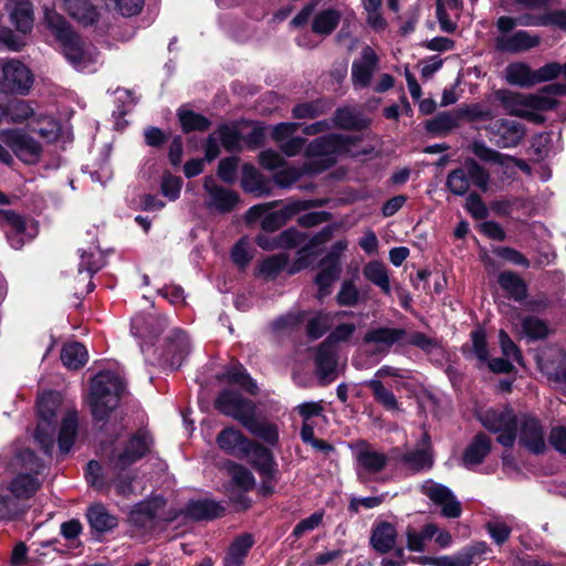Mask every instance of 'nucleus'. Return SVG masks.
Segmentation results:
<instances>
[{"mask_svg":"<svg viewBox=\"0 0 566 566\" xmlns=\"http://www.w3.org/2000/svg\"><path fill=\"white\" fill-rule=\"evenodd\" d=\"M46 21L49 28L61 42L64 56L76 70H87L97 61L95 49L86 45L61 15L49 13L46 14Z\"/></svg>","mask_w":566,"mask_h":566,"instance_id":"f257e3e1","label":"nucleus"},{"mask_svg":"<svg viewBox=\"0 0 566 566\" xmlns=\"http://www.w3.org/2000/svg\"><path fill=\"white\" fill-rule=\"evenodd\" d=\"M125 391L123 379L115 373L101 371L91 381L88 403L95 419L103 420L117 408Z\"/></svg>","mask_w":566,"mask_h":566,"instance_id":"f03ea898","label":"nucleus"},{"mask_svg":"<svg viewBox=\"0 0 566 566\" xmlns=\"http://www.w3.org/2000/svg\"><path fill=\"white\" fill-rule=\"evenodd\" d=\"M283 203L282 200H273L252 206L247 212V221L253 222L262 217L261 228L265 232H275L285 226L293 217L317 206L315 200H292L281 209L270 211Z\"/></svg>","mask_w":566,"mask_h":566,"instance_id":"7ed1b4c3","label":"nucleus"},{"mask_svg":"<svg viewBox=\"0 0 566 566\" xmlns=\"http://www.w3.org/2000/svg\"><path fill=\"white\" fill-rule=\"evenodd\" d=\"M495 96L509 115L536 123L543 122V117L534 111H552L557 106L556 99L542 94H521L500 90L495 93Z\"/></svg>","mask_w":566,"mask_h":566,"instance_id":"20e7f679","label":"nucleus"},{"mask_svg":"<svg viewBox=\"0 0 566 566\" xmlns=\"http://www.w3.org/2000/svg\"><path fill=\"white\" fill-rule=\"evenodd\" d=\"M355 139L342 134H327L310 142L304 150L307 163L313 168L325 167L324 171L336 163V156L349 153Z\"/></svg>","mask_w":566,"mask_h":566,"instance_id":"39448f33","label":"nucleus"},{"mask_svg":"<svg viewBox=\"0 0 566 566\" xmlns=\"http://www.w3.org/2000/svg\"><path fill=\"white\" fill-rule=\"evenodd\" d=\"M489 184L490 174L472 158L465 159L461 167L450 171L447 177L448 189L457 196L467 195L471 187L485 192Z\"/></svg>","mask_w":566,"mask_h":566,"instance_id":"423d86ee","label":"nucleus"},{"mask_svg":"<svg viewBox=\"0 0 566 566\" xmlns=\"http://www.w3.org/2000/svg\"><path fill=\"white\" fill-rule=\"evenodd\" d=\"M517 416L510 407L488 409L479 415L482 426L497 433L496 441L505 448L513 447L517 433Z\"/></svg>","mask_w":566,"mask_h":566,"instance_id":"0eeeda50","label":"nucleus"},{"mask_svg":"<svg viewBox=\"0 0 566 566\" xmlns=\"http://www.w3.org/2000/svg\"><path fill=\"white\" fill-rule=\"evenodd\" d=\"M59 407L60 399L54 392L43 394L38 400L39 422L34 438L45 453H49L54 446Z\"/></svg>","mask_w":566,"mask_h":566,"instance_id":"6e6552de","label":"nucleus"},{"mask_svg":"<svg viewBox=\"0 0 566 566\" xmlns=\"http://www.w3.org/2000/svg\"><path fill=\"white\" fill-rule=\"evenodd\" d=\"M390 458L399 462L410 474L431 470L434 458L430 434L426 431L422 433L417 449L406 452H401L399 448L391 449Z\"/></svg>","mask_w":566,"mask_h":566,"instance_id":"1a4fd4ad","label":"nucleus"},{"mask_svg":"<svg viewBox=\"0 0 566 566\" xmlns=\"http://www.w3.org/2000/svg\"><path fill=\"white\" fill-rule=\"evenodd\" d=\"M489 140L499 148L517 147L526 135V127L521 122L497 118L485 126Z\"/></svg>","mask_w":566,"mask_h":566,"instance_id":"9d476101","label":"nucleus"},{"mask_svg":"<svg viewBox=\"0 0 566 566\" xmlns=\"http://www.w3.org/2000/svg\"><path fill=\"white\" fill-rule=\"evenodd\" d=\"M216 408L221 413L240 422L243 427L256 413V406L252 400L231 389H224L218 395Z\"/></svg>","mask_w":566,"mask_h":566,"instance_id":"9b49d317","label":"nucleus"},{"mask_svg":"<svg viewBox=\"0 0 566 566\" xmlns=\"http://www.w3.org/2000/svg\"><path fill=\"white\" fill-rule=\"evenodd\" d=\"M33 82L30 70L20 61L0 60V88L6 93L25 94Z\"/></svg>","mask_w":566,"mask_h":566,"instance_id":"f8f14e48","label":"nucleus"},{"mask_svg":"<svg viewBox=\"0 0 566 566\" xmlns=\"http://www.w3.org/2000/svg\"><path fill=\"white\" fill-rule=\"evenodd\" d=\"M0 140L27 164L36 163L41 156V145L20 129L0 130Z\"/></svg>","mask_w":566,"mask_h":566,"instance_id":"ddd939ff","label":"nucleus"},{"mask_svg":"<svg viewBox=\"0 0 566 566\" xmlns=\"http://www.w3.org/2000/svg\"><path fill=\"white\" fill-rule=\"evenodd\" d=\"M518 443L534 454H542L546 449L545 431L541 421L530 415L517 418Z\"/></svg>","mask_w":566,"mask_h":566,"instance_id":"4468645a","label":"nucleus"},{"mask_svg":"<svg viewBox=\"0 0 566 566\" xmlns=\"http://www.w3.org/2000/svg\"><path fill=\"white\" fill-rule=\"evenodd\" d=\"M203 187L207 192L206 205L211 210L230 212L240 201L238 192L220 185L213 176L205 178Z\"/></svg>","mask_w":566,"mask_h":566,"instance_id":"2eb2a0df","label":"nucleus"},{"mask_svg":"<svg viewBox=\"0 0 566 566\" xmlns=\"http://www.w3.org/2000/svg\"><path fill=\"white\" fill-rule=\"evenodd\" d=\"M423 495L428 496L436 505L441 507L446 517L454 518L461 514V504L452 491L443 484L427 480L420 488Z\"/></svg>","mask_w":566,"mask_h":566,"instance_id":"dca6fc26","label":"nucleus"},{"mask_svg":"<svg viewBox=\"0 0 566 566\" xmlns=\"http://www.w3.org/2000/svg\"><path fill=\"white\" fill-rule=\"evenodd\" d=\"M0 216L2 227L12 248L20 249L27 239L34 235V227L31 220L12 210H3Z\"/></svg>","mask_w":566,"mask_h":566,"instance_id":"f3484780","label":"nucleus"},{"mask_svg":"<svg viewBox=\"0 0 566 566\" xmlns=\"http://www.w3.org/2000/svg\"><path fill=\"white\" fill-rule=\"evenodd\" d=\"M378 65L379 57L375 50L369 45L364 46L360 56L352 64L350 76L355 90L369 86Z\"/></svg>","mask_w":566,"mask_h":566,"instance_id":"a211bd4d","label":"nucleus"},{"mask_svg":"<svg viewBox=\"0 0 566 566\" xmlns=\"http://www.w3.org/2000/svg\"><path fill=\"white\" fill-rule=\"evenodd\" d=\"M167 322L158 315H137L132 319V334L142 339L140 349L144 353L146 345H154L155 340L165 331Z\"/></svg>","mask_w":566,"mask_h":566,"instance_id":"6ab92c4d","label":"nucleus"},{"mask_svg":"<svg viewBox=\"0 0 566 566\" xmlns=\"http://www.w3.org/2000/svg\"><path fill=\"white\" fill-rule=\"evenodd\" d=\"M218 447L227 454L238 459H247L252 447V440L247 438L240 430L227 427L217 436Z\"/></svg>","mask_w":566,"mask_h":566,"instance_id":"aec40b11","label":"nucleus"},{"mask_svg":"<svg viewBox=\"0 0 566 566\" xmlns=\"http://www.w3.org/2000/svg\"><path fill=\"white\" fill-rule=\"evenodd\" d=\"M151 438L147 432L136 433L127 443L124 451L112 460L117 471H123L130 464L143 458L149 450Z\"/></svg>","mask_w":566,"mask_h":566,"instance_id":"412c9836","label":"nucleus"},{"mask_svg":"<svg viewBox=\"0 0 566 566\" xmlns=\"http://www.w3.org/2000/svg\"><path fill=\"white\" fill-rule=\"evenodd\" d=\"M406 336L407 332L403 328L376 327L364 335V343L374 344L376 346L375 353L388 354L390 348L405 339Z\"/></svg>","mask_w":566,"mask_h":566,"instance_id":"4be33fe9","label":"nucleus"},{"mask_svg":"<svg viewBox=\"0 0 566 566\" xmlns=\"http://www.w3.org/2000/svg\"><path fill=\"white\" fill-rule=\"evenodd\" d=\"M315 373L319 381L324 385L333 381L337 374V352L328 344L322 343L315 355Z\"/></svg>","mask_w":566,"mask_h":566,"instance_id":"5701e85b","label":"nucleus"},{"mask_svg":"<svg viewBox=\"0 0 566 566\" xmlns=\"http://www.w3.org/2000/svg\"><path fill=\"white\" fill-rule=\"evenodd\" d=\"M541 42L538 35L520 30L510 35H501L495 39V46L501 52L520 53L537 46Z\"/></svg>","mask_w":566,"mask_h":566,"instance_id":"b1692460","label":"nucleus"},{"mask_svg":"<svg viewBox=\"0 0 566 566\" xmlns=\"http://www.w3.org/2000/svg\"><path fill=\"white\" fill-rule=\"evenodd\" d=\"M249 462L259 473L261 479H274L277 472V464L273 453L268 448L258 442H252L249 450Z\"/></svg>","mask_w":566,"mask_h":566,"instance_id":"393cba45","label":"nucleus"},{"mask_svg":"<svg viewBox=\"0 0 566 566\" xmlns=\"http://www.w3.org/2000/svg\"><path fill=\"white\" fill-rule=\"evenodd\" d=\"M324 166L313 168L305 161L302 166L284 165L273 174V182L281 189H291L305 175H316L324 171Z\"/></svg>","mask_w":566,"mask_h":566,"instance_id":"a878e982","label":"nucleus"},{"mask_svg":"<svg viewBox=\"0 0 566 566\" xmlns=\"http://www.w3.org/2000/svg\"><path fill=\"white\" fill-rule=\"evenodd\" d=\"M241 187L245 192L258 198L268 197L272 193L270 179L254 166L248 164L242 167Z\"/></svg>","mask_w":566,"mask_h":566,"instance_id":"bb28decb","label":"nucleus"},{"mask_svg":"<svg viewBox=\"0 0 566 566\" xmlns=\"http://www.w3.org/2000/svg\"><path fill=\"white\" fill-rule=\"evenodd\" d=\"M491 448V439L484 432L476 433L462 454L463 467L471 470L483 463Z\"/></svg>","mask_w":566,"mask_h":566,"instance_id":"cd10ccee","label":"nucleus"},{"mask_svg":"<svg viewBox=\"0 0 566 566\" xmlns=\"http://www.w3.org/2000/svg\"><path fill=\"white\" fill-rule=\"evenodd\" d=\"M6 10L17 29L27 33L33 27V4L30 0H8Z\"/></svg>","mask_w":566,"mask_h":566,"instance_id":"c85d7f7f","label":"nucleus"},{"mask_svg":"<svg viewBox=\"0 0 566 566\" xmlns=\"http://www.w3.org/2000/svg\"><path fill=\"white\" fill-rule=\"evenodd\" d=\"M165 502L160 497L138 503L129 512V523L134 527H147L151 521L157 516L158 512L163 510Z\"/></svg>","mask_w":566,"mask_h":566,"instance_id":"c756f323","label":"nucleus"},{"mask_svg":"<svg viewBox=\"0 0 566 566\" xmlns=\"http://www.w3.org/2000/svg\"><path fill=\"white\" fill-rule=\"evenodd\" d=\"M356 460L366 472L378 473L386 468L389 457L363 441L356 452Z\"/></svg>","mask_w":566,"mask_h":566,"instance_id":"7c9ffc66","label":"nucleus"},{"mask_svg":"<svg viewBox=\"0 0 566 566\" xmlns=\"http://www.w3.org/2000/svg\"><path fill=\"white\" fill-rule=\"evenodd\" d=\"M224 506L213 500L191 501L185 509V515L197 521L213 520L224 513Z\"/></svg>","mask_w":566,"mask_h":566,"instance_id":"2f4dec72","label":"nucleus"},{"mask_svg":"<svg viewBox=\"0 0 566 566\" xmlns=\"http://www.w3.org/2000/svg\"><path fill=\"white\" fill-rule=\"evenodd\" d=\"M86 518L92 531H113L118 526V518L102 503H94L86 510Z\"/></svg>","mask_w":566,"mask_h":566,"instance_id":"473e14b6","label":"nucleus"},{"mask_svg":"<svg viewBox=\"0 0 566 566\" xmlns=\"http://www.w3.org/2000/svg\"><path fill=\"white\" fill-rule=\"evenodd\" d=\"M369 119L363 116L354 107H339L333 116V124L335 127L348 130H361L369 125Z\"/></svg>","mask_w":566,"mask_h":566,"instance_id":"72a5a7b5","label":"nucleus"},{"mask_svg":"<svg viewBox=\"0 0 566 566\" xmlns=\"http://www.w3.org/2000/svg\"><path fill=\"white\" fill-rule=\"evenodd\" d=\"M497 283L509 297L515 302H523L527 296V284L518 274L512 271L501 272L497 276Z\"/></svg>","mask_w":566,"mask_h":566,"instance_id":"f704fd0d","label":"nucleus"},{"mask_svg":"<svg viewBox=\"0 0 566 566\" xmlns=\"http://www.w3.org/2000/svg\"><path fill=\"white\" fill-rule=\"evenodd\" d=\"M472 153L482 161L485 163H493L501 166L506 165L507 161H513L517 167L520 168H526V164L521 160L516 159L513 156L502 154L489 146L484 142L475 140L471 145Z\"/></svg>","mask_w":566,"mask_h":566,"instance_id":"c9c22d12","label":"nucleus"},{"mask_svg":"<svg viewBox=\"0 0 566 566\" xmlns=\"http://www.w3.org/2000/svg\"><path fill=\"white\" fill-rule=\"evenodd\" d=\"M254 542L253 536L249 533L237 537L229 546L223 559V566H242Z\"/></svg>","mask_w":566,"mask_h":566,"instance_id":"e433bc0d","label":"nucleus"},{"mask_svg":"<svg viewBox=\"0 0 566 566\" xmlns=\"http://www.w3.org/2000/svg\"><path fill=\"white\" fill-rule=\"evenodd\" d=\"M342 13L339 10L328 8L318 12L312 21V31L318 35H329L338 27Z\"/></svg>","mask_w":566,"mask_h":566,"instance_id":"4c0bfd02","label":"nucleus"},{"mask_svg":"<svg viewBox=\"0 0 566 566\" xmlns=\"http://www.w3.org/2000/svg\"><path fill=\"white\" fill-rule=\"evenodd\" d=\"M65 10L72 18L84 25L93 24L98 19V12L88 0H64Z\"/></svg>","mask_w":566,"mask_h":566,"instance_id":"58836bf2","label":"nucleus"},{"mask_svg":"<svg viewBox=\"0 0 566 566\" xmlns=\"http://www.w3.org/2000/svg\"><path fill=\"white\" fill-rule=\"evenodd\" d=\"M244 428L269 446L274 447L279 443L277 426L266 420L258 419L256 413L245 423Z\"/></svg>","mask_w":566,"mask_h":566,"instance_id":"ea45409f","label":"nucleus"},{"mask_svg":"<svg viewBox=\"0 0 566 566\" xmlns=\"http://www.w3.org/2000/svg\"><path fill=\"white\" fill-rule=\"evenodd\" d=\"M505 78L510 84L521 87H530L536 84L535 71L523 62L511 63L507 65L505 70Z\"/></svg>","mask_w":566,"mask_h":566,"instance_id":"a19ab883","label":"nucleus"},{"mask_svg":"<svg viewBox=\"0 0 566 566\" xmlns=\"http://www.w3.org/2000/svg\"><path fill=\"white\" fill-rule=\"evenodd\" d=\"M365 279L378 286L385 294L391 292L390 280L386 265L380 261L368 262L363 270Z\"/></svg>","mask_w":566,"mask_h":566,"instance_id":"79ce46f5","label":"nucleus"},{"mask_svg":"<svg viewBox=\"0 0 566 566\" xmlns=\"http://www.w3.org/2000/svg\"><path fill=\"white\" fill-rule=\"evenodd\" d=\"M29 129L38 134L41 138L53 142L59 136V124L52 117L42 112H38L35 118L29 122Z\"/></svg>","mask_w":566,"mask_h":566,"instance_id":"37998d69","label":"nucleus"},{"mask_svg":"<svg viewBox=\"0 0 566 566\" xmlns=\"http://www.w3.org/2000/svg\"><path fill=\"white\" fill-rule=\"evenodd\" d=\"M36 114L38 112L32 106V103L23 99H17L11 102L4 109V115L9 117V120L11 123H27L28 126L29 122H32L35 118Z\"/></svg>","mask_w":566,"mask_h":566,"instance_id":"c03bdc74","label":"nucleus"},{"mask_svg":"<svg viewBox=\"0 0 566 566\" xmlns=\"http://www.w3.org/2000/svg\"><path fill=\"white\" fill-rule=\"evenodd\" d=\"M88 358V354L84 345L77 342L65 344L61 352V360L70 369H78L83 367Z\"/></svg>","mask_w":566,"mask_h":566,"instance_id":"a18cd8bd","label":"nucleus"},{"mask_svg":"<svg viewBox=\"0 0 566 566\" xmlns=\"http://www.w3.org/2000/svg\"><path fill=\"white\" fill-rule=\"evenodd\" d=\"M77 432V417L75 411H69L62 419L59 433V448L62 453H67L74 442Z\"/></svg>","mask_w":566,"mask_h":566,"instance_id":"49530a36","label":"nucleus"},{"mask_svg":"<svg viewBox=\"0 0 566 566\" xmlns=\"http://www.w3.org/2000/svg\"><path fill=\"white\" fill-rule=\"evenodd\" d=\"M366 386L373 391L374 399L388 411L399 410V402L394 392L387 389L384 384L377 379L366 381Z\"/></svg>","mask_w":566,"mask_h":566,"instance_id":"de8ad7c7","label":"nucleus"},{"mask_svg":"<svg viewBox=\"0 0 566 566\" xmlns=\"http://www.w3.org/2000/svg\"><path fill=\"white\" fill-rule=\"evenodd\" d=\"M322 269L315 276V284L318 287L317 297L322 301L331 294L333 283L340 275V266H333L329 264H321Z\"/></svg>","mask_w":566,"mask_h":566,"instance_id":"09e8293b","label":"nucleus"},{"mask_svg":"<svg viewBox=\"0 0 566 566\" xmlns=\"http://www.w3.org/2000/svg\"><path fill=\"white\" fill-rule=\"evenodd\" d=\"M484 544H478L476 546L468 549V552L457 556H442L433 558L430 564L434 566H471L474 556L484 553Z\"/></svg>","mask_w":566,"mask_h":566,"instance_id":"8fccbe9b","label":"nucleus"},{"mask_svg":"<svg viewBox=\"0 0 566 566\" xmlns=\"http://www.w3.org/2000/svg\"><path fill=\"white\" fill-rule=\"evenodd\" d=\"M333 324V317L331 313L326 312H316L311 318L307 319L306 323V335L310 339L316 340L321 338Z\"/></svg>","mask_w":566,"mask_h":566,"instance_id":"3c124183","label":"nucleus"},{"mask_svg":"<svg viewBox=\"0 0 566 566\" xmlns=\"http://www.w3.org/2000/svg\"><path fill=\"white\" fill-rule=\"evenodd\" d=\"M459 118V115L452 112H442L430 119L426 127L432 134L444 135L458 127Z\"/></svg>","mask_w":566,"mask_h":566,"instance_id":"603ef678","label":"nucleus"},{"mask_svg":"<svg viewBox=\"0 0 566 566\" xmlns=\"http://www.w3.org/2000/svg\"><path fill=\"white\" fill-rule=\"evenodd\" d=\"M223 378L230 384L240 386L250 394H256V384L242 365H233L227 368Z\"/></svg>","mask_w":566,"mask_h":566,"instance_id":"864d4df0","label":"nucleus"},{"mask_svg":"<svg viewBox=\"0 0 566 566\" xmlns=\"http://www.w3.org/2000/svg\"><path fill=\"white\" fill-rule=\"evenodd\" d=\"M522 331L531 340L545 339L549 335V327L546 321L528 315L522 319Z\"/></svg>","mask_w":566,"mask_h":566,"instance_id":"5fc2aeb1","label":"nucleus"},{"mask_svg":"<svg viewBox=\"0 0 566 566\" xmlns=\"http://www.w3.org/2000/svg\"><path fill=\"white\" fill-rule=\"evenodd\" d=\"M40 483L36 478L30 473L19 474L10 485L11 492L18 499H28L39 489Z\"/></svg>","mask_w":566,"mask_h":566,"instance_id":"6e6d98bb","label":"nucleus"},{"mask_svg":"<svg viewBox=\"0 0 566 566\" xmlns=\"http://www.w3.org/2000/svg\"><path fill=\"white\" fill-rule=\"evenodd\" d=\"M103 266V259L98 249L90 248L88 251L81 252V261L78 264V273H86L84 279L91 280L94 273L99 271Z\"/></svg>","mask_w":566,"mask_h":566,"instance_id":"4d7b16f0","label":"nucleus"},{"mask_svg":"<svg viewBox=\"0 0 566 566\" xmlns=\"http://www.w3.org/2000/svg\"><path fill=\"white\" fill-rule=\"evenodd\" d=\"M289 258L285 254H275L264 259L258 268V275L265 279H275L287 265Z\"/></svg>","mask_w":566,"mask_h":566,"instance_id":"13d9d810","label":"nucleus"},{"mask_svg":"<svg viewBox=\"0 0 566 566\" xmlns=\"http://www.w3.org/2000/svg\"><path fill=\"white\" fill-rule=\"evenodd\" d=\"M327 111V103L323 99L301 103L293 107L292 115L296 119H313Z\"/></svg>","mask_w":566,"mask_h":566,"instance_id":"bf43d9fd","label":"nucleus"},{"mask_svg":"<svg viewBox=\"0 0 566 566\" xmlns=\"http://www.w3.org/2000/svg\"><path fill=\"white\" fill-rule=\"evenodd\" d=\"M228 472L231 476L232 483L241 490L249 491L253 489L255 479L252 472L242 464L229 462Z\"/></svg>","mask_w":566,"mask_h":566,"instance_id":"052dcab7","label":"nucleus"},{"mask_svg":"<svg viewBox=\"0 0 566 566\" xmlns=\"http://www.w3.org/2000/svg\"><path fill=\"white\" fill-rule=\"evenodd\" d=\"M179 124L181 125V127L185 132H190V130L203 132L209 128L210 120L201 114H197V113L190 112V111H180L179 112Z\"/></svg>","mask_w":566,"mask_h":566,"instance_id":"680f3d73","label":"nucleus"},{"mask_svg":"<svg viewBox=\"0 0 566 566\" xmlns=\"http://www.w3.org/2000/svg\"><path fill=\"white\" fill-rule=\"evenodd\" d=\"M214 133L228 151H235L241 148L242 136L235 126L221 125Z\"/></svg>","mask_w":566,"mask_h":566,"instance_id":"e2e57ef3","label":"nucleus"},{"mask_svg":"<svg viewBox=\"0 0 566 566\" xmlns=\"http://www.w3.org/2000/svg\"><path fill=\"white\" fill-rule=\"evenodd\" d=\"M300 437L303 443L311 446L316 452H319L324 455H329L335 451L333 444L325 440L315 438L314 428H308L307 426L301 428Z\"/></svg>","mask_w":566,"mask_h":566,"instance_id":"0e129e2a","label":"nucleus"},{"mask_svg":"<svg viewBox=\"0 0 566 566\" xmlns=\"http://www.w3.org/2000/svg\"><path fill=\"white\" fill-rule=\"evenodd\" d=\"M472 353L483 364L489 360V348L484 328L478 327L471 332Z\"/></svg>","mask_w":566,"mask_h":566,"instance_id":"69168bd1","label":"nucleus"},{"mask_svg":"<svg viewBox=\"0 0 566 566\" xmlns=\"http://www.w3.org/2000/svg\"><path fill=\"white\" fill-rule=\"evenodd\" d=\"M306 239V235L295 228H289L282 231L276 237L277 249H294L301 245Z\"/></svg>","mask_w":566,"mask_h":566,"instance_id":"338daca9","label":"nucleus"},{"mask_svg":"<svg viewBox=\"0 0 566 566\" xmlns=\"http://www.w3.org/2000/svg\"><path fill=\"white\" fill-rule=\"evenodd\" d=\"M336 301L340 306H354L358 303L359 292L352 281L343 282Z\"/></svg>","mask_w":566,"mask_h":566,"instance_id":"774afa93","label":"nucleus"}]
</instances>
